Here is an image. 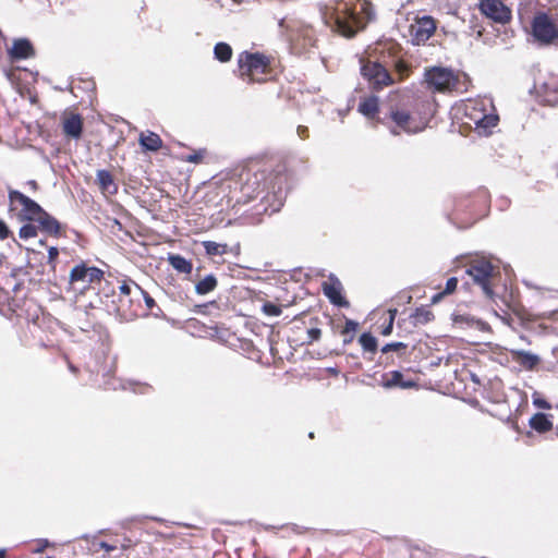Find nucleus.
Listing matches in <instances>:
<instances>
[{
    "label": "nucleus",
    "instance_id": "11",
    "mask_svg": "<svg viewBox=\"0 0 558 558\" xmlns=\"http://www.w3.org/2000/svg\"><path fill=\"white\" fill-rule=\"evenodd\" d=\"M361 74L368 83L369 88L375 92L401 82L398 81V76H393L388 68L366 57L361 59Z\"/></svg>",
    "mask_w": 558,
    "mask_h": 558
},
{
    "label": "nucleus",
    "instance_id": "1",
    "mask_svg": "<svg viewBox=\"0 0 558 558\" xmlns=\"http://www.w3.org/2000/svg\"><path fill=\"white\" fill-rule=\"evenodd\" d=\"M284 183V174L272 173L267 163L253 161L238 174L226 180L222 186L228 189L227 203L235 207L248 204L266 189H270L275 196L277 192H281Z\"/></svg>",
    "mask_w": 558,
    "mask_h": 558
},
{
    "label": "nucleus",
    "instance_id": "4",
    "mask_svg": "<svg viewBox=\"0 0 558 558\" xmlns=\"http://www.w3.org/2000/svg\"><path fill=\"white\" fill-rule=\"evenodd\" d=\"M372 4L365 0L340 2L331 14L336 29L345 37H353L373 19Z\"/></svg>",
    "mask_w": 558,
    "mask_h": 558
},
{
    "label": "nucleus",
    "instance_id": "9",
    "mask_svg": "<svg viewBox=\"0 0 558 558\" xmlns=\"http://www.w3.org/2000/svg\"><path fill=\"white\" fill-rule=\"evenodd\" d=\"M143 295L144 290L135 281L124 280L119 287L117 314L125 320H133L144 314Z\"/></svg>",
    "mask_w": 558,
    "mask_h": 558
},
{
    "label": "nucleus",
    "instance_id": "53",
    "mask_svg": "<svg viewBox=\"0 0 558 558\" xmlns=\"http://www.w3.org/2000/svg\"><path fill=\"white\" fill-rule=\"evenodd\" d=\"M0 558H7V550L4 548H0Z\"/></svg>",
    "mask_w": 558,
    "mask_h": 558
},
{
    "label": "nucleus",
    "instance_id": "24",
    "mask_svg": "<svg viewBox=\"0 0 558 558\" xmlns=\"http://www.w3.org/2000/svg\"><path fill=\"white\" fill-rule=\"evenodd\" d=\"M138 143L144 150L158 151L162 147V140L159 134L146 131L140 134Z\"/></svg>",
    "mask_w": 558,
    "mask_h": 558
},
{
    "label": "nucleus",
    "instance_id": "47",
    "mask_svg": "<svg viewBox=\"0 0 558 558\" xmlns=\"http://www.w3.org/2000/svg\"><path fill=\"white\" fill-rule=\"evenodd\" d=\"M298 133H299L300 137H302V138H306L308 136V130L306 126H299Z\"/></svg>",
    "mask_w": 558,
    "mask_h": 558
},
{
    "label": "nucleus",
    "instance_id": "40",
    "mask_svg": "<svg viewBox=\"0 0 558 558\" xmlns=\"http://www.w3.org/2000/svg\"><path fill=\"white\" fill-rule=\"evenodd\" d=\"M359 328V324L352 319H345V324L340 330L342 336L354 335Z\"/></svg>",
    "mask_w": 558,
    "mask_h": 558
},
{
    "label": "nucleus",
    "instance_id": "8",
    "mask_svg": "<svg viewBox=\"0 0 558 558\" xmlns=\"http://www.w3.org/2000/svg\"><path fill=\"white\" fill-rule=\"evenodd\" d=\"M490 203L487 189H478L470 194L460 195L454 201L453 215L466 223H473L482 218Z\"/></svg>",
    "mask_w": 558,
    "mask_h": 558
},
{
    "label": "nucleus",
    "instance_id": "29",
    "mask_svg": "<svg viewBox=\"0 0 558 558\" xmlns=\"http://www.w3.org/2000/svg\"><path fill=\"white\" fill-rule=\"evenodd\" d=\"M218 286V280L215 275H207L195 284V292L199 295H205L213 292Z\"/></svg>",
    "mask_w": 558,
    "mask_h": 558
},
{
    "label": "nucleus",
    "instance_id": "30",
    "mask_svg": "<svg viewBox=\"0 0 558 558\" xmlns=\"http://www.w3.org/2000/svg\"><path fill=\"white\" fill-rule=\"evenodd\" d=\"M359 343L364 352L375 354L378 349L377 339L371 332H363L359 337Z\"/></svg>",
    "mask_w": 558,
    "mask_h": 558
},
{
    "label": "nucleus",
    "instance_id": "50",
    "mask_svg": "<svg viewBox=\"0 0 558 558\" xmlns=\"http://www.w3.org/2000/svg\"><path fill=\"white\" fill-rule=\"evenodd\" d=\"M28 185L32 186L33 190H37L38 184L35 180L28 181Z\"/></svg>",
    "mask_w": 558,
    "mask_h": 558
},
{
    "label": "nucleus",
    "instance_id": "55",
    "mask_svg": "<svg viewBox=\"0 0 558 558\" xmlns=\"http://www.w3.org/2000/svg\"><path fill=\"white\" fill-rule=\"evenodd\" d=\"M279 206H280V204H279L277 207H274L271 210H272V211L278 210V209H279Z\"/></svg>",
    "mask_w": 558,
    "mask_h": 558
},
{
    "label": "nucleus",
    "instance_id": "22",
    "mask_svg": "<svg viewBox=\"0 0 558 558\" xmlns=\"http://www.w3.org/2000/svg\"><path fill=\"white\" fill-rule=\"evenodd\" d=\"M380 385L386 389H408L416 386L413 380H404L402 373L399 371H392L383 374Z\"/></svg>",
    "mask_w": 558,
    "mask_h": 558
},
{
    "label": "nucleus",
    "instance_id": "52",
    "mask_svg": "<svg viewBox=\"0 0 558 558\" xmlns=\"http://www.w3.org/2000/svg\"><path fill=\"white\" fill-rule=\"evenodd\" d=\"M69 368L72 373L77 374L78 369L73 364L69 363Z\"/></svg>",
    "mask_w": 558,
    "mask_h": 558
},
{
    "label": "nucleus",
    "instance_id": "43",
    "mask_svg": "<svg viewBox=\"0 0 558 558\" xmlns=\"http://www.w3.org/2000/svg\"><path fill=\"white\" fill-rule=\"evenodd\" d=\"M322 336V330L319 328H310L307 329V343H313L314 341H317Z\"/></svg>",
    "mask_w": 558,
    "mask_h": 558
},
{
    "label": "nucleus",
    "instance_id": "27",
    "mask_svg": "<svg viewBox=\"0 0 558 558\" xmlns=\"http://www.w3.org/2000/svg\"><path fill=\"white\" fill-rule=\"evenodd\" d=\"M530 426L535 432L544 434L553 429V422L545 413L538 412L530 418Z\"/></svg>",
    "mask_w": 558,
    "mask_h": 558
},
{
    "label": "nucleus",
    "instance_id": "16",
    "mask_svg": "<svg viewBox=\"0 0 558 558\" xmlns=\"http://www.w3.org/2000/svg\"><path fill=\"white\" fill-rule=\"evenodd\" d=\"M437 22L433 16H416L410 25L411 41L414 45H424L436 32Z\"/></svg>",
    "mask_w": 558,
    "mask_h": 558
},
{
    "label": "nucleus",
    "instance_id": "48",
    "mask_svg": "<svg viewBox=\"0 0 558 558\" xmlns=\"http://www.w3.org/2000/svg\"><path fill=\"white\" fill-rule=\"evenodd\" d=\"M539 408H543V409H549L550 405L546 402V401H536L535 402Z\"/></svg>",
    "mask_w": 558,
    "mask_h": 558
},
{
    "label": "nucleus",
    "instance_id": "45",
    "mask_svg": "<svg viewBox=\"0 0 558 558\" xmlns=\"http://www.w3.org/2000/svg\"><path fill=\"white\" fill-rule=\"evenodd\" d=\"M10 234H11V231H10L9 227L2 219H0V240L8 239L10 236Z\"/></svg>",
    "mask_w": 558,
    "mask_h": 558
},
{
    "label": "nucleus",
    "instance_id": "12",
    "mask_svg": "<svg viewBox=\"0 0 558 558\" xmlns=\"http://www.w3.org/2000/svg\"><path fill=\"white\" fill-rule=\"evenodd\" d=\"M465 122L470 126L474 125L480 133L488 134L499 121L496 113L488 112L483 101H470L465 105Z\"/></svg>",
    "mask_w": 558,
    "mask_h": 558
},
{
    "label": "nucleus",
    "instance_id": "14",
    "mask_svg": "<svg viewBox=\"0 0 558 558\" xmlns=\"http://www.w3.org/2000/svg\"><path fill=\"white\" fill-rule=\"evenodd\" d=\"M289 41L294 54H305L316 46V32L312 26L305 24L292 26L289 29Z\"/></svg>",
    "mask_w": 558,
    "mask_h": 558
},
{
    "label": "nucleus",
    "instance_id": "51",
    "mask_svg": "<svg viewBox=\"0 0 558 558\" xmlns=\"http://www.w3.org/2000/svg\"><path fill=\"white\" fill-rule=\"evenodd\" d=\"M5 262V256L3 254H0V270L2 269Z\"/></svg>",
    "mask_w": 558,
    "mask_h": 558
},
{
    "label": "nucleus",
    "instance_id": "6",
    "mask_svg": "<svg viewBox=\"0 0 558 558\" xmlns=\"http://www.w3.org/2000/svg\"><path fill=\"white\" fill-rule=\"evenodd\" d=\"M275 58L263 52L242 51L238 56V77L247 84H263L274 77Z\"/></svg>",
    "mask_w": 558,
    "mask_h": 558
},
{
    "label": "nucleus",
    "instance_id": "26",
    "mask_svg": "<svg viewBox=\"0 0 558 558\" xmlns=\"http://www.w3.org/2000/svg\"><path fill=\"white\" fill-rule=\"evenodd\" d=\"M514 361L525 371H534L541 362L537 355L525 351L517 352Z\"/></svg>",
    "mask_w": 558,
    "mask_h": 558
},
{
    "label": "nucleus",
    "instance_id": "56",
    "mask_svg": "<svg viewBox=\"0 0 558 558\" xmlns=\"http://www.w3.org/2000/svg\"><path fill=\"white\" fill-rule=\"evenodd\" d=\"M101 545H102L104 547H106L107 549H110V547H109V546H107V545H106V543H102Z\"/></svg>",
    "mask_w": 558,
    "mask_h": 558
},
{
    "label": "nucleus",
    "instance_id": "5",
    "mask_svg": "<svg viewBox=\"0 0 558 558\" xmlns=\"http://www.w3.org/2000/svg\"><path fill=\"white\" fill-rule=\"evenodd\" d=\"M365 54L388 69L392 68L398 81L407 80L412 73L411 63L403 58V49L395 39L377 40L367 47Z\"/></svg>",
    "mask_w": 558,
    "mask_h": 558
},
{
    "label": "nucleus",
    "instance_id": "10",
    "mask_svg": "<svg viewBox=\"0 0 558 558\" xmlns=\"http://www.w3.org/2000/svg\"><path fill=\"white\" fill-rule=\"evenodd\" d=\"M466 274L473 279L474 283L481 287L488 299H494V287L500 277L498 266L493 265L489 259L484 257L474 258L468 264Z\"/></svg>",
    "mask_w": 558,
    "mask_h": 558
},
{
    "label": "nucleus",
    "instance_id": "23",
    "mask_svg": "<svg viewBox=\"0 0 558 558\" xmlns=\"http://www.w3.org/2000/svg\"><path fill=\"white\" fill-rule=\"evenodd\" d=\"M9 56L12 60H25L35 56V49L28 39L20 38L13 41Z\"/></svg>",
    "mask_w": 558,
    "mask_h": 558
},
{
    "label": "nucleus",
    "instance_id": "25",
    "mask_svg": "<svg viewBox=\"0 0 558 558\" xmlns=\"http://www.w3.org/2000/svg\"><path fill=\"white\" fill-rule=\"evenodd\" d=\"M97 184L102 193L116 194L118 185L114 183L113 175L108 170H98L96 174Z\"/></svg>",
    "mask_w": 558,
    "mask_h": 558
},
{
    "label": "nucleus",
    "instance_id": "37",
    "mask_svg": "<svg viewBox=\"0 0 558 558\" xmlns=\"http://www.w3.org/2000/svg\"><path fill=\"white\" fill-rule=\"evenodd\" d=\"M408 344L403 342H391L387 343L381 348V353L387 354L389 352H396L399 357H403L407 353Z\"/></svg>",
    "mask_w": 558,
    "mask_h": 558
},
{
    "label": "nucleus",
    "instance_id": "3",
    "mask_svg": "<svg viewBox=\"0 0 558 558\" xmlns=\"http://www.w3.org/2000/svg\"><path fill=\"white\" fill-rule=\"evenodd\" d=\"M425 107H429V104L425 101L391 104L381 120V124L389 126L395 135L401 132H421L427 124V118L422 116V110Z\"/></svg>",
    "mask_w": 558,
    "mask_h": 558
},
{
    "label": "nucleus",
    "instance_id": "36",
    "mask_svg": "<svg viewBox=\"0 0 558 558\" xmlns=\"http://www.w3.org/2000/svg\"><path fill=\"white\" fill-rule=\"evenodd\" d=\"M412 318L415 325H425L434 319V314L424 307H418L412 314Z\"/></svg>",
    "mask_w": 558,
    "mask_h": 558
},
{
    "label": "nucleus",
    "instance_id": "54",
    "mask_svg": "<svg viewBox=\"0 0 558 558\" xmlns=\"http://www.w3.org/2000/svg\"><path fill=\"white\" fill-rule=\"evenodd\" d=\"M269 194L270 193L268 192L267 195H265L262 201L268 199L269 198Z\"/></svg>",
    "mask_w": 558,
    "mask_h": 558
},
{
    "label": "nucleus",
    "instance_id": "41",
    "mask_svg": "<svg viewBox=\"0 0 558 558\" xmlns=\"http://www.w3.org/2000/svg\"><path fill=\"white\" fill-rule=\"evenodd\" d=\"M263 312L268 316H279L281 314V307L271 302H266L263 305Z\"/></svg>",
    "mask_w": 558,
    "mask_h": 558
},
{
    "label": "nucleus",
    "instance_id": "35",
    "mask_svg": "<svg viewBox=\"0 0 558 558\" xmlns=\"http://www.w3.org/2000/svg\"><path fill=\"white\" fill-rule=\"evenodd\" d=\"M458 283H459L458 278H456V277L448 278L444 290L433 296V302L434 303L438 302L445 295L452 294L457 290Z\"/></svg>",
    "mask_w": 558,
    "mask_h": 558
},
{
    "label": "nucleus",
    "instance_id": "15",
    "mask_svg": "<svg viewBox=\"0 0 558 558\" xmlns=\"http://www.w3.org/2000/svg\"><path fill=\"white\" fill-rule=\"evenodd\" d=\"M104 270L96 266H88L85 262L75 265L69 276V283L73 287L77 282L84 283V288L100 283L104 279Z\"/></svg>",
    "mask_w": 558,
    "mask_h": 558
},
{
    "label": "nucleus",
    "instance_id": "44",
    "mask_svg": "<svg viewBox=\"0 0 558 558\" xmlns=\"http://www.w3.org/2000/svg\"><path fill=\"white\" fill-rule=\"evenodd\" d=\"M143 301L145 302V311H151L156 306L155 300L144 290Z\"/></svg>",
    "mask_w": 558,
    "mask_h": 558
},
{
    "label": "nucleus",
    "instance_id": "57",
    "mask_svg": "<svg viewBox=\"0 0 558 558\" xmlns=\"http://www.w3.org/2000/svg\"><path fill=\"white\" fill-rule=\"evenodd\" d=\"M40 244H41V245H45V244H46V241L40 240Z\"/></svg>",
    "mask_w": 558,
    "mask_h": 558
},
{
    "label": "nucleus",
    "instance_id": "32",
    "mask_svg": "<svg viewBox=\"0 0 558 558\" xmlns=\"http://www.w3.org/2000/svg\"><path fill=\"white\" fill-rule=\"evenodd\" d=\"M214 53L220 62H228L232 58V48L227 43H218L214 48Z\"/></svg>",
    "mask_w": 558,
    "mask_h": 558
},
{
    "label": "nucleus",
    "instance_id": "42",
    "mask_svg": "<svg viewBox=\"0 0 558 558\" xmlns=\"http://www.w3.org/2000/svg\"><path fill=\"white\" fill-rule=\"evenodd\" d=\"M58 256H59V250L58 247L56 246H50L48 248V265L51 267L52 270L56 269L57 267V259H58Z\"/></svg>",
    "mask_w": 558,
    "mask_h": 558
},
{
    "label": "nucleus",
    "instance_id": "13",
    "mask_svg": "<svg viewBox=\"0 0 558 558\" xmlns=\"http://www.w3.org/2000/svg\"><path fill=\"white\" fill-rule=\"evenodd\" d=\"M531 32L535 40L542 45H550L558 40V23L546 12H536L531 22Z\"/></svg>",
    "mask_w": 558,
    "mask_h": 558
},
{
    "label": "nucleus",
    "instance_id": "21",
    "mask_svg": "<svg viewBox=\"0 0 558 558\" xmlns=\"http://www.w3.org/2000/svg\"><path fill=\"white\" fill-rule=\"evenodd\" d=\"M357 111L363 114L367 120L374 123H381L379 118V101L376 96L364 97L360 100Z\"/></svg>",
    "mask_w": 558,
    "mask_h": 558
},
{
    "label": "nucleus",
    "instance_id": "33",
    "mask_svg": "<svg viewBox=\"0 0 558 558\" xmlns=\"http://www.w3.org/2000/svg\"><path fill=\"white\" fill-rule=\"evenodd\" d=\"M27 223H24L20 230H19V236L22 240H28L34 239L38 235V231H40L39 223L35 225V221H26Z\"/></svg>",
    "mask_w": 558,
    "mask_h": 558
},
{
    "label": "nucleus",
    "instance_id": "34",
    "mask_svg": "<svg viewBox=\"0 0 558 558\" xmlns=\"http://www.w3.org/2000/svg\"><path fill=\"white\" fill-rule=\"evenodd\" d=\"M453 323L454 324H466L469 326H476L478 329L484 330L486 328V323L474 319L473 317L464 314H453Z\"/></svg>",
    "mask_w": 558,
    "mask_h": 558
},
{
    "label": "nucleus",
    "instance_id": "31",
    "mask_svg": "<svg viewBox=\"0 0 558 558\" xmlns=\"http://www.w3.org/2000/svg\"><path fill=\"white\" fill-rule=\"evenodd\" d=\"M204 250L208 256H221L228 252V244L226 243H217L214 241H204L203 242Z\"/></svg>",
    "mask_w": 558,
    "mask_h": 558
},
{
    "label": "nucleus",
    "instance_id": "39",
    "mask_svg": "<svg viewBox=\"0 0 558 558\" xmlns=\"http://www.w3.org/2000/svg\"><path fill=\"white\" fill-rule=\"evenodd\" d=\"M207 155V150L205 148H201L198 150H195L192 154H189L182 158L183 161L190 162V163H202Z\"/></svg>",
    "mask_w": 558,
    "mask_h": 558
},
{
    "label": "nucleus",
    "instance_id": "46",
    "mask_svg": "<svg viewBox=\"0 0 558 558\" xmlns=\"http://www.w3.org/2000/svg\"><path fill=\"white\" fill-rule=\"evenodd\" d=\"M49 546V542L47 539H38L36 542V547L33 549V553L39 554L43 553Z\"/></svg>",
    "mask_w": 558,
    "mask_h": 558
},
{
    "label": "nucleus",
    "instance_id": "49",
    "mask_svg": "<svg viewBox=\"0 0 558 558\" xmlns=\"http://www.w3.org/2000/svg\"><path fill=\"white\" fill-rule=\"evenodd\" d=\"M353 339H354V335L344 336L343 343L344 344L351 343L353 341Z\"/></svg>",
    "mask_w": 558,
    "mask_h": 558
},
{
    "label": "nucleus",
    "instance_id": "18",
    "mask_svg": "<svg viewBox=\"0 0 558 558\" xmlns=\"http://www.w3.org/2000/svg\"><path fill=\"white\" fill-rule=\"evenodd\" d=\"M478 9L496 23L506 24L511 20V10L501 0H480Z\"/></svg>",
    "mask_w": 558,
    "mask_h": 558
},
{
    "label": "nucleus",
    "instance_id": "28",
    "mask_svg": "<svg viewBox=\"0 0 558 558\" xmlns=\"http://www.w3.org/2000/svg\"><path fill=\"white\" fill-rule=\"evenodd\" d=\"M168 262L178 272L191 274L193 270V264L180 254H169Z\"/></svg>",
    "mask_w": 558,
    "mask_h": 558
},
{
    "label": "nucleus",
    "instance_id": "38",
    "mask_svg": "<svg viewBox=\"0 0 558 558\" xmlns=\"http://www.w3.org/2000/svg\"><path fill=\"white\" fill-rule=\"evenodd\" d=\"M397 313H398L397 308L388 310V317L386 318L385 324L380 327V331H379L380 335H383V336L391 335Z\"/></svg>",
    "mask_w": 558,
    "mask_h": 558
},
{
    "label": "nucleus",
    "instance_id": "17",
    "mask_svg": "<svg viewBox=\"0 0 558 558\" xmlns=\"http://www.w3.org/2000/svg\"><path fill=\"white\" fill-rule=\"evenodd\" d=\"M534 88L544 104L558 106V74L549 73L539 76Z\"/></svg>",
    "mask_w": 558,
    "mask_h": 558
},
{
    "label": "nucleus",
    "instance_id": "2",
    "mask_svg": "<svg viewBox=\"0 0 558 558\" xmlns=\"http://www.w3.org/2000/svg\"><path fill=\"white\" fill-rule=\"evenodd\" d=\"M9 211L14 213L19 221H35L40 231L56 239L66 235V227L47 213L38 203L17 190L9 189Z\"/></svg>",
    "mask_w": 558,
    "mask_h": 558
},
{
    "label": "nucleus",
    "instance_id": "19",
    "mask_svg": "<svg viewBox=\"0 0 558 558\" xmlns=\"http://www.w3.org/2000/svg\"><path fill=\"white\" fill-rule=\"evenodd\" d=\"M63 135L69 140H80L83 134V117L72 110H64L60 118Z\"/></svg>",
    "mask_w": 558,
    "mask_h": 558
},
{
    "label": "nucleus",
    "instance_id": "20",
    "mask_svg": "<svg viewBox=\"0 0 558 558\" xmlns=\"http://www.w3.org/2000/svg\"><path fill=\"white\" fill-rule=\"evenodd\" d=\"M322 289L331 304L340 307L349 306L348 300L342 295V284L333 275H330L328 280L322 283Z\"/></svg>",
    "mask_w": 558,
    "mask_h": 558
},
{
    "label": "nucleus",
    "instance_id": "7",
    "mask_svg": "<svg viewBox=\"0 0 558 558\" xmlns=\"http://www.w3.org/2000/svg\"><path fill=\"white\" fill-rule=\"evenodd\" d=\"M424 83L432 93H463L468 89V76L445 66H429L424 71Z\"/></svg>",
    "mask_w": 558,
    "mask_h": 558
}]
</instances>
